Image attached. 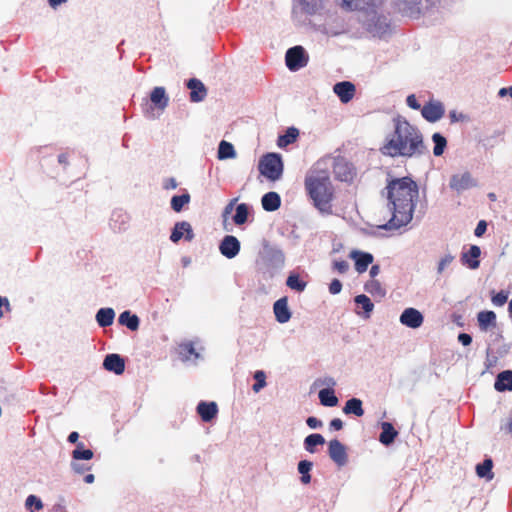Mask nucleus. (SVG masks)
<instances>
[{
	"instance_id": "obj_1",
	"label": "nucleus",
	"mask_w": 512,
	"mask_h": 512,
	"mask_svg": "<svg viewBox=\"0 0 512 512\" xmlns=\"http://www.w3.org/2000/svg\"><path fill=\"white\" fill-rule=\"evenodd\" d=\"M391 219L383 225L386 230L399 229L409 224L413 218L419 197L417 183L410 177L393 179L387 185Z\"/></svg>"
},
{
	"instance_id": "obj_2",
	"label": "nucleus",
	"mask_w": 512,
	"mask_h": 512,
	"mask_svg": "<svg viewBox=\"0 0 512 512\" xmlns=\"http://www.w3.org/2000/svg\"><path fill=\"white\" fill-rule=\"evenodd\" d=\"M394 130L381 147L383 155L390 157L416 158L427 153L420 130L404 117L393 119Z\"/></svg>"
},
{
	"instance_id": "obj_3",
	"label": "nucleus",
	"mask_w": 512,
	"mask_h": 512,
	"mask_svg": "<svg viewBox=\"0 0 512 512\" xmlns=\"http://www.w3.org/2000/svg\"><path fill=\"white\" fill-rule=\"evenodd\" d=\"M304 186L313 206L319 213L331 215L333 213L332 202L335 191L329 172L320 169L319 164H317L307 173Z\"/></svg>"
},
{
	"instance_id": "obj_4",
	"label": "nucleus",
	"mask_w": 512,
	"mask_h": 512,
	"mask_svg": "<svg viewBox=\"0 0 512 512\" xmlns=\"http://www.w3.org/2000/svg\"><path fill=\"white\" fill-rule=\"evenodd\" d=\"M285 264L283 251L274 246H265L258 261L259 270L268 278H273Z\"/></svg>"
},
{
	"instance_id": "obj_5",
	"label": "nucleus",
	"mask_w": 512,
	"mask_h": 512,
	"mask_svg": "<svg viewBox=\"0 0 512 512\" xmlns=\"http://www.w3.org/2000/svg\"><path fill=\"white\" fill-rule=\"evenodd\" d=\"M440 0H395L396 9L404 16L419 18L436 8Z\"/></svg>"
},
{
	"instance_id": "obj_6",
	"label": "nucleus",
	"mask_w": 512,
	"mask_h": 512,
	"mask_svg": "<svg viewBox=\"0 0 512 512\" xmlns=\"http://www.w3.org/2000/svg\"><path fill=\"white\" fill-rule=\"evenodd\" d=\"M259 171L271 181L279 180L283 174L282 158L277 153H268L259 161Z\"/></svg>"
},
{
	"instance_id": "obj_7",
	"label": "nucleus",
	"mask_w": 512,
	"mask_h": 512,
	"mask_svg": "<svg viewBox=\"0 0 512 512\" xmlns=\"http://www.w3.org/2000/svg\"><path fill=\"white\" fill-rule=\"evenodd\" d=\"M323 9V0H294L292 15L297 21H301L303 15H315Z\"/></svg>"
},
{
	"instance_id": "obj_8",
	"label": "nucleus",
	"mask_w": 512,
	"mask_h": 512,
	"mask_svg": "<svg viewBox=\"0 0 512 512\" xmlns=\"http://www.w3.org/2000/svg\"><path fill=\"white\" fill-rule=\"evenodd\" d=\"M309 56L306 50L300 46L289 48L285 54L286 66L290 71H298L308 64Z\"/></svg>"
},
{
	"instance_id": "obj_9",
	"label": "nucleus",
	"mask_w": 512,
	"mask_h": 512,
	"mask_svg": "<svg viewBox=\"0 0 512 512\" xmlns=\"http://www.w3.org/2000/svg\"><path fill=\"white\" fill-rule=\"evenodd\" d=\"M364 24L373 36L378 37L386 35L390 28L389 19L385 15L377 14L374 10L368 14Z\"/></svg>"
},
{
	"instance_id": "obj_10",
	"label": "nucleus",
	"mask_w": 512,
	"mask_h": 512,
	"mask_svg": "<svg viewBox=\"0 0 512 512\" xmlns=\"http://www.w3.org/2000/svg\"><path fill=\"white\" fill-rule=\"evenodd\" d=\"M478 185L477 180L473 178L470 172L454 174L449 181V187L458 194L474 188Z\"/></svg>"
},
{
	"instance_id": "obj_11",
	"label": "nucleus",
	"mask_w": 512,
	"mask_h": 512,
	"mask_svg": "<svg viewBox=\"0 0 512 512\" xmlns=\"http://www.w3.org/2000/svg\"><path fill=\"white\" fill-rule=\"evenodd\" d=\"M444 114L445 107L439 100L431 99L421 108L422 117L430 123L439 121Z\"/></svg>"
},
{
	"instance_id": "obj_12",
	"label": "nucleus",
	"mask_w": 512,
	"mask_h": 512,
	"mask_svg": "<svg viewBox=\"0 0 512 512\" xmlns=\"http://www.w3.org/2000/svg\"><path fill=\"white\" fill-rule=\"evenodd\" d=\"M328 454L331 460L339 467L345 466L348 462L346 447L338 439L329 441Z\"/></svg>"
},
{
	"instance_id": "obj_13",
	"label": "nucleus",
	"mask_w": 512,
	"mask_h": 512,
	"mask_svg": "<svg viewBox=\"0 0 512 512\" xmlns=\"http://www.w3.org/2000/svg\"><path fill=\"white\" fill-rule=\"evenodd\" d=\"M399 321L408 328L417 329L422 326L424 317L419 310L409 307L401 313Z\"/></svg>"
},
{
	"instance_id": "obj_14",
	"label": "nucleus",
	"mask_w": 512,
	"mask_h": 512,
	"mask_svg": "<svg viewBox=\"0 0 512 512\" xmlns=\"http://www.w3.org/2000/svg\"><path fill=\"white\" fill-rule=\"evenodd\" d=\"M240 241L232 235H226L219 244L220 253L228 259L236 257L240 252Z\"/></svg>"
},
{
	"instance_id": "obj_15",
	"label": "nucleus",
	"mask_w": 512,
	"mask_h": 512,
	"mask_svg": "<svg viewBox=\"0 0 512 512\" xmlns=\"http://www.w3.org/2000/svg\"><path fill=\"white\" fill-rule=\"evenodd\" d=\"M183 237L185 240L191 241L194 238V233L189 222H177L171 232L170 240L173 243L179 242Z\"/></svg>"
},
{
	"instance_id": "obj_16",
	"label": "nucleus",
	"mask_w": 512,
	"mask_h": 512,
	"mask_svg": "<svg viewBox=\"0 0 512 512\" xmlns=\"http://www.w3.org/2000/svg\"><path fill=\"white\" fill-rule=\"evenodd\" d=\"M343 9L368 10L382 3L383 0H335Z\"/></svg>"
},
{
	"instance_id": "obj_17",
	"label": "nucleus",
	"mask_w": 512,
	"mask_h": 512,
	"mask_svg": "<svg viewBox=\"0 0 512 512\" xmlns=\"http://www.w3.org/2000/svg\"><path fill=\"white\" fill-rule=\"evenodd\" d=\"M480 255V247L477 245H471L467 251H463L461 253L460 261L463 265L475 270L480 266Z\"/></svg>"
},
{
	"instance_id": "obj_18",
	"label": "nucleus",
	"mask_w": 512,
	"mask_h": 512,
	"mask_svg": "<svg viewBox=\"0 0 512 512\" xmlns=\"http://www.w3.org/2000/svg\"><path fill=\"white\" fill-rule=\"evenodd\" d=\"M333 91L339 97L340 101L346 104L353 99L356 88L352 82L341 81L333 86Z\"/></svg>"
},
{
	"instance_id": "obj_19",
	"label": "nucleus",
	"mask_w": 512,
	"mask_h": 512,
	"mask_svg": "<svg viewBox=\"0 0 512 512\" xmlns=\"http://www.w3.org/2000/svg\"><path fill=\"white\" fill-rule=\"evenodd\" d=\"M273 312L278 323H287L292 317V313L288 307V298L282 297L278 299L273 304Z\"/></svg>"
},
{
	"instance_id": "obj_20",
	"label": "nucleus",
	"mask_w": 512,
	"mask_h": 512,
	"mask_svg": "<svg viewBox=\"0 0 512 512\" xmlns=\"http://www.w3.org/2000/svg\"><path fill=\"white\" fill-rule=\"evenodd\" d=\"M333 173L335 178L342 182H349L354 177L352 166L342 159L334 162Z\"/></svg>"
},
{
	"instance_id": "obj_21",
	"label": "nucleus",
	"mask_w": 512,
	"mask_h": 512,
	"mask_svg": "<svg viewBox=\"0 0 512 512\" xmlns=\"http://www.w3.org/2000/svg\"><path fill=\"white\" fill-rule=\"evenodd\" d=\"M103 367L116 375H121L125 370L124 359L119 354H108L103 361Z\"/></svg>"
},
{
	"instance_id": "obj_22",
	"label": "nucleus",
	"mask_w": 512,
	"mask_h": 512,
	"mask_svg": "<svg viewBox=\"0 0 512 512\" xmlns=\"http://www.w3.org/2000/svg\"><path fill=\"white\" fill-rule=\"evenodd\" d=\"M130 217L122 210H115L110 217L109 225L115 232H122L127 230Z\"/></svg>"
},
{
	"instance_id": "obj_23",
	"label": "nucleus",
	"mask_w": 512,
	"mask_h": 512,
	"mask_svg": "<svg viewBox=\"0 0 512 512\" xmlns=\"http://www.w3.org/2000/svg\"><path fill=\"white\" fill-rule=\"evenodd\" d=\"M350 258L355 260V269L358 273L365 272L368 266L373 262L372 254L358 250L351 251Z\"/></svg>"
},
{
	"instance_id": "obj_24",
	"label": "nucleus",
	"mask_w": 512,
	"mask_h": 512,
	"mask_svg": "<svg viewBox=\"0 0 512 512\" xmlns=\"http://www.w3.org/2000/svg\"><path fill=\"white\" fill-rule=\"evenodd\" d=\"M187 87L191 90L190 100L192 102L203 101L204 98L206 97V94H207L206 88L200 80H198L196 78L189 79L187 82Z\"/></svg>"
},
{
	"instance_id": "obj_25",
	"label": "nucleus",
	"mask_w": 512,
	"mask_h": 512,
	"mask_svg": "<svg viewBox=\"0 0 512 512\" xmlns=\"http://www.w3.org/2000/svg\"><path fill=\"white\" fill-rule=\"evenodd\" d=\"M178 355L183 362L193 360L194 362L200 358V354L195 350L191 341H185L178 345Z\"/></svg>"
},
{
	"instance_id": "obj_26",
	"label": "nucleus",
	"mask_w": 512,
	"mask_h": 512,
	"mask_svg": "<svg viewBox=\"0 0 512 512\" xmlns=\"http://www.w3.org/2000/svg\"><path fill=\"white\" fill-rule=\"evenodd\" d=\"M197 412L204 422H209L217 415L218 407L215 402L201 401L197 405Z\"/></svg>"
},
{
	"instance_id": "obj_27",
	"label": "nucleus",
	"mask_w": 512,
	"mask_h": 512,
	"mask_svg": "<svg viewBox=\"0 0 512 512\" xmlns=\"http://www.w3.org/2000/svg\"><path fill=\"white\" fill-rule=\"evenodd\" d=\"M494 387L497 391H512V371L505 370L497 375L494 383Z\"/></svg>"
},
{
	"instance_id": "obj_28",
	"label": "nucleus",
	"mask_w": 512,
	"mask_h": 512,
	"mask_svg": "<svg viewBox=\"0 0 512 512\" xmlns=\"http://www.w3.org/2000/svg\"><path fill=\"white\" fill-rule=\"evenodd\" d=\"M364 290L377 301H381L386 296V289L378 280L375 279H371L366 282Z\"/></svg>"
},
{
	"instance_id": "obj_29",
	"label": "nucleus",
	"mask_w": 512,
	"mask_h": 512,
	"mask_svg": "<svg viewBox=\"0 0 512 512\" xmlns=\"http://www.w3.org/2000/svg\"><path fill=\"white\" fill-rule=\"evenodd\" d=\"M262 207L267 212L276 211L281 205V198L276 192H268L262 196Z\"/></svg>"
},
{
	"instance_id": "obj_30",
	"label": "nucleus",
	"mask_w": 512,
	"mask_h": 512,
	"mask_svg": "<svg viewBox=\"0 0 512 512\" xmlns=\"http://www.w3.org/2000/svg\"><path fill=\"white\" fill-rule=\"evenodd\" d=\"M382 432L379 436V441L385 445L389 446L395 440L398 435V432L395 430L393 425L390 422H382L381 423Z\"/></svg>"
},
{
	"instance_id": "obj_31",
	"label": "nucleus",
	"mask_w": 512,
	"mask_h": 512,
	"mask_svg": "<svg viewBox=\"0 0 512 512\" xmlns=\"http://www.w3.org/2000/svg\"><path fill=\"white\" fill-rule=\"evenodd\" d=\"M354 302L358 307L363 309L362 314L359 311H356V313L365 319L370 318V315L374 309V304L372 303L371 299L365 294H360L354 298Z\"/></svg>"
},
{
	"instance_id": "obj_32",
	"label": "nucleus",
	"mask_w": 512,
	"mask_h": 512,
	"mask_svg": "<svg viewBox=\"0 0 512 512\" xmlns=\"http://www.w3.org/2000/svg\"><path fill=\"white\" fill-rule=\"evenodd\" d=\"M478 326L481 331H488L496 326V314L493 311H481L477 315Z\"/></svg>"
},
{
	"instance_id": "obj_33",
	"label": "nucleus",
	"mask_w": 512,
	"mask_h": 512,
	"mask_svg": "<svg viewBox=\"0 0 512 512\" xmlns=\"http://www.w3.org/2000/svg\"><path fill=\"white\" fill-rule=\"evenodd\" d=\"M115 311L112 308H100L95 319L100 327H108L113 324Z\"/></svg>"
},
{
	"instance_id": "obj_34",
	"label": "nucleus",
	"mask_w": 512,
	"mask_h": 512,
	"mask_svg": "<svg viewBox=\"0 0 512 512\" xmlns=\"http://www.w3.org/2000/svg\"><path fill=\"white\" fill-rule=\"evenodd\" d=\"M118 321L121 325L126 326L131 331H136L140 324L139 317L128 310L119 315Z\"/></svg>"
},
{
	"instance_id": "obj_35",
	"label": "nucleus",
	"mask_w": 512,
	"mask_h": 512,
	"mask_svg": "<svg viewBox=\"0 0 512 512\" xmlns=\"http://www.w3.org/2000/svg\"><path fill=\"white\" fill-rule=\"evenodd\" d=\"M151 102L159 109H164L168 105V97L163 87H155L150 94Z\"/></svg>"
},
{
	"instance_id": "obj_36",
	"label": "nucleus",
	"mask_w": 512,
	"mask_h": 512,
	"mask_svg": "<svg viewBox=\"0 0 512 512\" xmlns=\"http://www.w3.org/2000/svg\"><path fill=\"white\" fill-rule=\"evenodd\" d=\"M343 412L345 414H353L357 417L363 416L364 409L362 407V401L358 398H351L347 400L343 407Z\"/></svg>"
},
{
	"instance_id": "obj_37",
	"label": "nucleus",
	"mask_w": 512,
	"mask_h": 512,
	"mask_svg": "<svg viewBox=\"0 0 512 512\" xmlns=\"http://www.w3.org/2000/svg\"><path fill=\"white\" fill-rule=\"evenodd\" d=\"M318 397L321 405L326 407H334L338 404V398L336 397L334 390L331 388L321 389L318 393Z\"/></svg>"
},
{
	"instance_id": "obj_38",
	"label": "nucleus",
	"mask_w": 512,
	"mask_h": 512,
	"mask_svg": "<svg viewBox=\"0 0 512 512\" xmlns=\"http://www.w3.org/2000/svg\"><path fill=\"white\" fill-rule=\"evenodd\" d=\"M325 443V439L321 434L313 433L308 435L304 439V449L309 453L316 452V446L323 445Z\"/></svg>"
},
{
	"instance_id": "obj_39",
	"label": "nucleus",
	"mask_w": 512,
	"mask_h": 512,
	"mask_svg": "<svg viewBox=\"0 0 512 512\" xmlns=\"http://www.w3.org/2000/svg\"><path fill=\"white\" fill-rule=\"evenodd\" d=\"M217 157L219 160L233 159L236 157L234 146L225 140H222L218 146Z\"/></svg>"
},
{
	"instance_id": "obj_40",
	"label": "nucleus",
	"mask_w": 512,
	"mask_h": 512,
	"mask_svg": "<svg viewBox=\"0 0 512 512\" xmlns=\"http://www.w3.org/2000/svg\"><path fill=\"white\" fill-rule=\"evenodd\" d=\"M298 135H299V131L294 127H290L286 130L285 134L280 135L278 137L277 145L280 148H284V147L292 144L293 142H295Z\"/></svg>"
},
{
	"instance_id": "obj_41",
	"label": "nucleus",
	"mask_w": 512,
	"mask_h": 512,
	"mask_svg": "<svg viewBox=\"0 0 512 512\" xmlns=\"http://www.w3.org/2000/svg\"><path fill=\"white\" fill-rule=\"evenodd\" d=\"M249 206L246 203L238 204L235 208V214L233 216V222L240 226L247 222L249 215Z\"/></svg>"
},
{
	"instance_id": "obj_42",
	"label": "nucleus",
	"mask_w": 512,
	"mask_h": 512,
	"mask_svg": "<svg viewBox=\"0 0 512 512\" xmlns=\"http://www.w3.org/2000/svg\"><path fill=\"white\" fill-rule=\"evenodd\" d=\"M493 462L490 458L485 459L482 463L477 464L476 473L480 478L492 480L494 475L492 472Z\"/></svg>"
},
{
	"instance_id": "obj_43",
	"label": "nucleus",
	"mask_w": 512,
	"mask_h": 512,
	"mask_svg": "<svg viewBox=\"0 0 512 512\" xmlns=\"http://www.w3.org/2000/svg\"><path fill=\"white\" fill-rule=\"evenodd\" d=\"M313 467V463L309 460H301L298 462L297 470L301 474V482L303 484H309L311 482L310 471Z\"/></svg>"
},
{
	"instance_id": "obj_44",
	"label": "nucleus",
	"mask_w": 512,
	"mask_h": 512,
	"mask_svg": "<svg viewBox=\"0 0 512 512\" xmlns=\"http://www.w3.org/2000/svg\"><path fill=\"white\" fill-rule=\"evenodd\" d=\"M286 285L294 291L303 292L307 286V283L303 281L297 273H290Z\"/></svg>"
},
{
	"instance_id": "obj_45",
	"label": "nucleus",
	"mask_w": 512,
	"mask_h": 512,
	"mask_svg": "<svg viewBox=\"0 0 512 512\" xmlns=\"http://www.w3.org/2000/svg\"><path fill=\"white\" fill-rule=\"evenodd\" d=\"M432 141L434 143L433 154L435 156H441L447 146L446 138L442 134L436 132L432 135Z\"/></svg>"
},
{
	"instance_id": "obj_46",
	"label": "nucleus",
	"mask_w": 512,
	"mask_h": 512,
	"mask_svg": "<svg viewBox=\"0 0 512 512\" xmlns=\"http://www.w3.org/2000/svg\"><path fill=\"white\" fill-rule=\"evenodd\" d=\"M190 202V195L189 193L185 192L181 195H174L171 198V208L175 212H180L183 207Z\"/></svg>"
},
{
	"instance_id": "obj_47",
	"label": "nucleus",
	"mask_w": 512,
	"mask_h": 512,
	"mask_svg": "<svg viewBox=\"0 0 512 512\" xmlns=\"http://www.w3.org/2000/svg\"><path fill=\"white\" fill-rule=\"evenodd\" d=\"M93 455V451L90 449H85L83 443H78L72 452V458L74 460H90L93 458Z\"/></svg>"
},
{
	"instance_id": "obj_48",
	"label": "nucleus",
	"mask_w": 512,
	"mask_h": 512,
	"mask_svg": "<svg viewBox=\"0 0 512 512\" xmlns=\"http://www.w3.org/2000/svg\"><path fill=\"white\" fill-rule=\"evenodd\" d=\"M253 378L255 380V383L252 386V390L255 393H258L267 385L266 374L263 370H257L254 372Z\"/></svg>"
},
{
	"instance_id": "obj_49",
	"label": "nucleus",
	"mask_w": 512,
	"mask_h": 512,
	"mask_svg": "<svg viewBox=\"0 0 512 512\" xmlns=\"http://www.w3.org/2000/svg\"><path fill=\"white\" fill-rule=\"evenodd\" d=\"M43 502L42 500L37 497L36 495H29L26 500H25V507L30 511V512H35V511H39L41 509H43Z\"/></svg>"
},
{
	"instance_id": "obj_50",
	"label": "nucleus",
	"mask_w": 512,
	"mask_h": 512,
	"mask_svg": "<svg viewBox=\"0 0 512 512\" xmlns=\"http://www.w3.org/2000/svg\"><path fill=\"white\" fill-rule=\"evenodd\" d=\"M455 260V256L451 253H446L443 255L437 264V273L441 275L445 269L452 264V262Z\"/></svg>"
},
{
	"instance_id": "obj_51",
	"label": "nucleus",
	"mask_w": 512,
	"mask_h": 512,
	"mask_svg": "<svg viewBox=\"0 0 512 512\" xmlns=\"http://www.w3.org/2000/svg\"><path fill=\"white\" fill-rule=\"evenodd\" d=\"M333 269L340 274H344L349 269V263L345 260H337L333 262Z\"/></svg>"
},
{
	"instance_id": "obj_52",
	"label": "nucleus",
	"mask_w": 512,
	"mask_h": 512,
	"mask_svg": "<svg viewBox=\"0 0 512 512\" xmlns=\"http://www.w3.org/2000/svg\"><path fill=\"white\" fill-rule=\"evenodd\" d=\"M507 299V294L501 291L492 297V303L495 306H503L507 302Z\"/></svg>"
},
{
	"instance_id": "obj_53",
	"label": "nucleus",
	"mask_w": 512,
	"mask_h": 512,
	"mask_svg": "<svg viewBox=\"0 0 512 512\" xmlns=\"http://www.w3.org/2000/svg\"><path fill=\"white\" fill-rule=\"evenodd\" d=\"M342 290V283L338 279H333L329 284V292L332 295H337Z\"/></svg>"
},
{
	"instance_id": "obj_54",
	"label": "nucleus",
	"mask_w": 512,
	"mask_h": 512,
	"mask_svg": "<svg viewBox=\"0 0 512 512\" xmlns=\"http://www.w3.org/2000/svg\"><path fill=\"white\" fill-rule=\"evenodd\" d=\"M406 104L408 107H410L411 109H414V110H419L422 108L414 94H410L407 96Z\"/></svg>"
},
{
	"instance_id": "obj_55",
	"label": "nucleus",
	"mask_w": 512,
	"mask_h": 512,
	"mask_svg": "<svg viewBox=\"0 0 512 512\" xmlns=\"http://www.w3.org/2000/svg\"><path fill=\"white\" fill-rule=\"evenodd\" d=\"M306 424L311 429H318V428H321L323 425L321 420H319L318 418L313 417V416H310L306 419Z\"/></svg>"
},
{
	"instance_id": "obj_56",
	"label": "nucleus",
	"mask_w": 512,
	"mask_h": 512,
	"mask_svg": "<svg viewBox=\"0 0 512 512\" xmlns=\"http://www.w3.org/2000/svg\"><path fill=\"white\" fill-rule=\"evenodd\" d=\"M237 201H238V198H234V199L230 200L229 203L225 206L223 213H222V217L224 219H226L232 213L233 209L236 208L235 204Z\"/></svg>"
},
{
	"instance_id": "obj_57",
	"label": "nucleus",
	"mask_w": 512,
	"mask_h": 512,
	"mask_svg": "<svg viewBox=\"0 0 512 512\" xmlns=\"http://www.w3.org/2000/svg\"><path fill=\"white\" fill-rule=\"evenodd\" d=\"M487 229V223L484 220H480L474 230L476 237H481Z\"/></svg>"
},
{
	"instance_id": "obj_58",
	"label": "nucleus",
	"mask_w": 512,
	"mask_h": 512,
	"mask_svg": "<svg viewBox=\"0 0 512 512\" xmlns=\"http://www.w3.org/2000/svg\"><path fill=\"white\" fill-rule=\"evenodd\" d=\"M458 341L463 345V346H468L472 343V337L471 335L467 334V333H460L458 335Z\"/></svg>"
},
{
	"instance_id": "obj_59",
	"label": "nucleus",
	"mask_w": 512,
	"mask_h": 512,
	"mask_svg": "<svg viewBox=\"0 0 512 512\" xmlns=\"http://www.w3.org/2000/svg\"><path fill=\"white\" fill-rule=\"evenodd\" d=\"M343 428V421L340 418H334L330 421V429L341 430Z\"/></svg>"
},
{
	"instance_id": "obj_60",
	"label": "nucleus",
	"mask_w": 512,
	"mask_h": 512,
	"mask_svg": "<svg viewBox=\"0 0 512 512\" xmlns=\"http://www.w3.org/2000/svg\"><path fill=\"white\" fill-rule=\"evenodd\" d=\"M71 466H72V469H73L76 473H79V474H81V473H83L84 471H86V470H89V469H90V467L85 466V465H82V464H79V463H72V464H71Z\"/></svg>"
},
{
	"instance_id": "obj_61",
	"label": "nucleus",
	"mask_w": 512,
	"mask_h": 512,
	"mask_svg": "<svg viewBox=\"0 0 512 512\" xmlns=\"http://www.w3.org/2000/svg\"><path fill=\"white\" fill-rule=\"evenodd\" d=\"M5 307L7 310L10 309V304H9V301L6 297H2L0 296V319L3 317V311H2V307Z\"/></svg>"
},
{
	"instance_id": "obj_62",
	"label": "nucleus",
	"mask_w": 512,
	"mask_h": 512,
	"mask_svg": "<svg viewBox=\"0 0 512 512\" xmlns=\"http://www.w3.org/2000/svg\"><path fill=\"white\" fill-rule=\"evenodd\" d=\"M176 187H177V182L174 178L167 179L164 184V188H166V189H175Z\"/></svg>"
},
{
	"instance_id": "obj_63",
	"label": "nucleus",
	"mask_w": 512,
	"mask_h": 512,
	"mask_svg": "<svg viewBox=\"0 0 512 512\" xmlns=\"http://www.w3.org/2000/svg\"><path fill=\"white\" fill-rule=\"evenodd\" d=\"M380 272V267L379 265H373L371 268H370V271H369V274H370V277L372 279H374Z\"/></svg>"
},
{
	"instance_id": "obj_64",
	"label": "nucleus",
	"mask_w": 512,
	"mask_h": 512,
	"mask_svg": "<svg viewBox=\"0 0 512 512\" xmlns=\"http://www.w3.org/2000/svg\"><path fill=\"white\" fill-rule=\"evenodd\" d=\"M316 30L321 32V33H323V34H325V35H337L336 32L330 33V31L327 29V27L325 25H318L316 27Z\"/></svg>"
}]
</instances>
